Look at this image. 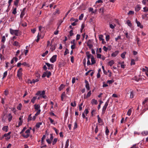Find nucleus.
<instances>
[{"label": "nucleus", "mask_w": 148, "mask_h": 148, "mask_svg": "<svg viewBox=\"0 0 148 148\" xmlns=\"http://www.w3.org/2000/svg\"><path fill=\"white\" fill-rule=\"evenodd\" d=\"M45 90H43L42 91H38L36 94V95H39L40 97L45 99L46 97V96L45 95Z\"/></svg>", "instance_id": "obj_1"}, {"label": "nucleus", "mask_w": 148, "mask_h": 148, "mask_svg": "<svg viewBox=\"0 0 148 148\" xmlns=\"http://www.w3.org/2000/svg\"><path fill=\"white\" fill-rule=\"evenodd\" d=\"M10 33L12 35H15L16 36H18L20 35L18 30H14L11 28L10 29Z\"/></svg>", "instance_id": "obj_2"}, {"label": "nucleus", "mask_w": 148, "mask_h": 148, "mask_svg": "<svg viewBox=\"0 0 148 148\" xmlns=\"http://www.w3.org/2000/svg\"><path fill=\"white\" fill-rule=\"evenodd\" d=\"M109 101V99H108L105 103L104 106H103L102 112V114H103L105 113L107 107L108 105Z\"/></svg>", "instance_id": "obj_3"}, {"label": "nucleus", "mask_w": 148, "mask_h": 148, "mask_svg": "<svg viewBox=\"0 0 148 148\" xmlns=\"http://www.w3.org/2000/svg\"><path fill=\"white\" fill-rule=\"evenodd\" d=\"M51 75V72L46 71V72H45L43 73L42 77V78H44L46 76L47 78H49Z\"/></svg>", "instance_id": "obj_4"}, {"label": "nucleus", "mask_w": 148, "mask_h": 148, "mask_svg": "<svg viewBox=\"0 0 148 148\" xmlns=\"http://www.w3.org/2000/svg\"><path fill=\"white\" fill-rule=\"evenodd\" d=\"M57 57V55H53L50 59V61L52 63H54L56 60V58Z\"/></svg>", "instance_id": "obj_5"}, {"label": "nucleus", "mask_w": 148, "mask_h": 148, "mask_svg": "<svg viewBox=\"0 0 148 148\" xmlns=\"http://www.w3.org/2000/svg\"><path fill=\"white\" fill-rule=\"evenodd\" d=\"M143 105L145 107H146V106L148 105V98H146L145 100L143 101Z\"/></svg>", "instance_id": "obj_6"}, {"label": "nucleus", "mask_w": 148, "mask_h": 148, "mask_svg": "<svg viewBox=\"0 0 148 148\" xmlns=\"http://www.w3.org/2000/svg\"><path fill=\"white\" fill-rule=\"evenodd\" d=\"M45 64L48 67L49 69L51 70L53 69V64H50L47 62Z\"/></svg>", "instance_id": "obj_7"}, {"label": "nucleus", "mask_w": 148, "mask_h": 148, "mask_svg": "<svg viewBox=\"0 0 148 148\" xmlns=\"http://www.w3.org/2000/svg\"><path fill=\"white\" fill-rule=\"evenodd\" d=\"M85 82L86 84L85 86L87 90H90V86L88 82L86 80H85Z\"/></svg>", "instance_id": "obj_8"}, {"label": "nucleus", "mask_w": 148, "mask_h": 148, "mask_svg": "<svg viewBox=\"0 0 148 148\" xmlns=\"http://www.w3.org/2000/svg\"><path fill=\"white\" fill-rule=\"evenodd\" d=\"M34 107L36 111H38V110H40V106L38 104H35L34 105Z\"/></svg>", "instance_id": "obj_9"}, {"label": "nucleus", "mask_w": 148, "mask_h": 148, "mask_svg": "<svg viewBox=\"0 0 148 148\" xmlns=\"http://www.w3.org/2000/svg\"><path fill=\"white\" fill-rule=\"evenodd\" d=\"M119 53V51H116L111 54V56L112 57H115L118 55Z\"/></svg>", "instance_id": "obj_10"}, {"label": "nucleus", "mask_w": 148, "mask_h": 148, "mask_svg": "<svg viewBox=\"0 0 148 148\" xmlns=\"http://www.w3.org/2000/svg\"><path fill=\"white\" fill-rule=\"evenodd\" d=\"M91 103L92 104H95L97 105L98 104V102L95 99H92L91 101Z\"/></svg>", "instance_id": "obj_11"}, {"label": "nucleus", "mask_w": 148, "mask_h": 148, "mask_svg": "<svg viewBox=\"0 0 148 148\" xmlns=\"http://www.w3.org/2000/svg\"><path fill=\"white\" fill-rule=\"evenodd\" d=\"M136 23H137V26L138 27H140L141 28H143V26L142 25H141V24L140 22L138 21H137V19H136Z\"/></svg>", "instance_id": "obj_12"}, {"label": "nucleus", "mask_w": 148, "mask_h": 148, "mask_svg": "<svg viewBox=\"0 0 148 148\" xmlns=\"http://www.w3.org/2000/svg\"><path fill=\"white\" fill-rule=\"evenodd\" d=\"M141 8L140 5H137L135 8V10L136 11H138Z\"/></svg>", "instance_id": "obj_13"}, {"label": "nucleus", "mask_w": 148, "mask_h": 148, "mask_svg": "<svg viewBox=\"0 0 148 148\" xmlns=\"http://www.w3.org/2000/svg\"><path fill=\"white\" fill-rule=\"evenodd\" d=\"M20 0H15L14 2V5L18 7Z\"/></svg>", "instance_id": "obj_14"}, {"label": "nucleus", "mask_w": 148, "mask_h": 148, "mask_svg": "<svg viewBox=\"0 0 148 148\" xmlns=\"http://www.w3.org/2000/svg\"><path fill=\"white\" fill-rule=\"evenodd\" d=\"M8 126H4L2 128V130L3 131L5 132H7L8 131Z\"/></svg>", "instance_id": "obj_15"}, {"label": "nucleus", "mask_w": 148, "mask_h": 148, "mask_svg": "<svg viewBox=\"0 0 148 148\" xmlns=\"http://www.w3.org/2000/svg\"><path fill=\"white\" fill-rule=\"evenodd\" d=\"M91 94V91H90L87 93V95L86 96H84V99H86L89 97H90Z\"/></svg>", "instance_id": "obj_16"}, {"label": "nucleus", "mask_w": 148, "mask_h": 148, "mask_svg": "<svg viewBox=\"0 0 148 148\" xmlns=\"http://www.w3.org/2000/svg\"><path fill=\"white\" fill-rule=\"evenodd\" d=\"M141 134L143 136H145L148 135V131H145L141 133Z\"/></svg>", "instance_id": "obj_17"}, {"label": "nucleus", "mask_w": 148, "mask_h": 148, "mask_svg": "<svg viewBox=\"0 0 148 148\" xmlns=\"http://www.w3.org/2000/svg\"><path fill=\"white\" fill-rule=\"evenodd\" d=\"M91 64H93L96 63L95 58L93 56H92V57L91 58Z\"/></svg>", "instance_id": "obj_18"}, {"label": "nucleus", "mask_w": 148, "mask_h": 148, "mask_svg": "<svg viewBox=\"0 0 148 148\" xmlns=\"http://www.w3.org/2000/svg\"><path fill=\"white\" fill-rule=\"evenodd\" d=\"M69 140L68 139L66 141L65 147L64 148H68L69 145Z\"/></svg>", "instance_id": "obj_19"}, {"label": "nucleus", "mask_w": 148, "mask_h": 148, "mask_svg": "<svg viewBox=\"0 0 148 148\" xmlns=\"http://www.w3.org/2000/svg\"><path fill=\"white\" fill-rule=\"evenodd\" d=\"M39 81V80L38 79H33L32 81H31L30 82V84H32V83H35V82H38Z\"/></svg>", "instance_id": "obj_20"}, {"label": "nucleus", "mask_w": 148, "mask_h": 148, "mask_svg": "<svg viewBox=\"0 0 148 148\" xmlns=\"http://www.w3.org/2000/svg\"><path fill=\"white\" fill-rule=\"evenodd\" d=\"M8 116L9 117L8 118V120L9 122H10L12 118V116L11 113H9L8 114Z\"/></svg>", "instance_id": "obj_21"}, {"label": "nucleus", "mask_w": 148, "mask_h": 148, "mask_svg": "<svg viewBox=\"0 0 148 148\" xmlns=\"http://www.w3.org/2000/svg\"><path fill=\"white\" fill-rule=\"evenodd\" d=\"M114 63V61L113 60H111L108 63L109 65L110 66H112L113 64Z\"/></svg>", "instance_id": "obj_22"}, {"label": "nucleus", "mask_w": 148, "mask_h": 148, "mask_svg": "<svg viewBox=\"0 0 148 148\" xmlns=\"http://www.w3.org/2000/svg\"><path fill=\"white\" fill-rule=\"evenodd\" d=\"M23 137L25 138H28L30 135L29 134H21Z\"/></svg>", "instance_id": "obj_23"}, {"label": "nucleus", "mask_w": 148, "mask_h": 148, "mask_svg": "<svg viewBox=\"0 0 148 148\" xmlns=\"http://www.w3.org/2000/svg\"><path fill=\"white\" fill-rule=\"evenodd\" d=\"M17 7L16 6V8H14L13 7V11L12 12V13L14 14H15L16 13V8Z\"/></svg>", "instance_id": "obj_24"}, {"label": "nucleus", "mask_w": 148, "mask_h": 148, "mask_svg": "<svg viewBox=\"0 0 148 148\" xmlns=\"http://www.w3.org/2000/svg\"><path fill=\"white\" fill-rule=\"evenodd\" d=\"M22 107V105L21 103H19L17 107V109L19 110H20Z\"/></svg>", "instance_id": "obj_25"}, {"label": "nucleus", "mask_w": 148, "mask_h": 148, "mask_svg": "<svg viewBox=\"0 0 148 148\" xmlns=\"http://www.w3.org/2000/svg\"><path fill=\"white\" fill-rule=\"evenodd\" d=\"M98 121L99 123H100L103 122L102 119H101L99 115L97 116Z\"/></svg>", "instance_id": "obj_26"}, {"label": "nucleus", "mask_w": 148, "mask_h": 148, "mask_svg": "<svg viewBox=\"0 0 148 148\" xmlns=\"http://www.w3.org/2000/svg\"><path fill=\"white\" fill-rule=\"evenodd\" d=\"M127 23L128 25L130 27L132 26V24L129 20H127Z\"/></svg>", "instance_id": "obj_27"}, {"label": "nucleus", "mask_w": 148, "mask_h": 148, "mask_svg": "<svg viewBox=\"0 0 148 148\" xmlns=\"http://www.w3.org/2000/svg\"><path fill=\"white\" fill-rule=\"evenodd\" d=\"M132 112V109L131 108L128 111L127 113V114L128 116H130L131 114V113Z\"/></svg>", "instance_id": "obj_28"}, {"label": "nucleus", "mask_w": 148, "mask_h": 148, "mask_svg": "<svg viewBox=\"0 0 148 148\" xmlns=\"http://www.w3.org/2000/svg\"><path fill=\"white\" fill-rule=\"evenodd\" d=\"M42 124V123L39 122L37 123L36 125V127L37 128H39L40 127V125Z\"/></svg>", "instance_id": "obj_29"}, {"label": "nucleus", "mask_w": 148, "mask_h": 148, "mask_svg": "<svg viewBox=\"0 0 148 148\" xmlns=\"http://www.w3.org/2000/svg\"><path fill=\"white\" fill-rule=\"evenodd\" d=\"M32 115L31 114H30L28 117L27 120H28V121H31L33 120V118L31 116Z\"/></svg>", "instance_id": "obj_30"}, {"label": "nucleus", "mask_w": 148, "mask_h": 148, "mask_svg": "<svg viewBox=\"0 0 148 148\" xmlns=\"http://www.w3.org/2000/svg\"><path fill=\"white\" fill-rule=\"evenodd\" d=\"M109 132V129L107 127H106L105 133L106 135H108V133Z\"/></svg>", "instance_id": "obj_31"}, {"label": "nucleus", "mask_w": 148, "mask_h": 148, "mask_svg": "<svg viewBox=\"0 0 148 148\" xmlns=\"http://www.w3.org/2000/svg\"><path fill=\"white\" fill-rule=\"evenodd\" d=\"M7 75V71H6L4 73L3 77L2 79H3L5 77H6Z\"/></svg>", "instance_id": "obj_32"}, {"label": "nucleus", "mask_w": 148, "mask_h": 148, "mask_svg": "<svg viewBox=\"0 0 148 148\" xmlns=\"http://www.w3.org/2000/svg\"><path fill=\"white\" fill-rule=\"evenodd\" d=\"M69 53V50L67 49L66 48L64 53V55L66 56L67 54Z\"/></svg>", "instance_id": "obj_33"}, {"label": "nucleus", "mask_w": 148, "mask_h": 148, "mask_svg": "<svg viewBox=\"0 0 148 148\" xmlns=\"http://www.w3.org/2000/svg\"><path fill=\"white\" fill-rule=\"evenodd\" d=\"M13 45L15 46H18L19 45V42L17 41H15L14 42Z\"/></svg>", "instance_id": "obj_34"}, {"label": "nucleus", "mask_w": 148, "mask_h": 148, "mask_svg": "<svg viewBox=\"0 0 148 148\" xmlns=\"http://www.w3.org/2000/svg\"><path fill=\"white\" fill-rule=\"evenodd\" d=\"M45 135H43L41 139V143L42 144L44 142V140L45 139Z\"/></svg>", "instance_id": "obj_35"}, {"label": "nucleus", "mask_w": 148, "mask_h": 148, "mask_svg": "<svg viewBox=\"0 0 148 148\" xmlns=\"http://www.w3.org/2000/svg\"><path fill=\"white\" fill-rule=\"evenodd\" d=\"M71 105L73 107H75L76 106V103L75 101H74L73 103V102L71 103Z\"/></svg>", "instance_id": "obj_36"}, {"label": "nucleus", "mask_w": 148, "mask_h": 148, "mask_svg": "<svg viewBox=\"0 0 148 148\" xmlns=\"http://www.w3.org/2000/svg\"><path fill=\"white\" fill-rule=\"evenodd\" d=\"M103 36L102 35H100L99 36V40H102L104 39L103 38Z\"/></svg>", "instance_id": "obj_37"}, {"label": "nucleus", "mask_w": 148, "mask_h": 148, "mask_svg": "<svg viewBox=\"0 0 148 148\" xmlns=\"http://www.w3.org/2000/svg\"><path fill=\"white\" fill-rule=\"evenodd\" d=\"M48 53V51H46L45 52L43 53V54H42V57H45V56L46 55H47Z\"/></svg>", "instance_id": "obj_38"}, {"label": "nucleus", "mask_w": 148, "mask_h": 148, "mask_svg": "<svg viewBox=\"0 0 148 148\" xmlns=\"http://www.w3.org/2000/svg\"><path fill=\"white\" fill-rule=\"evenodd\" d=\"M126 53V52H124L121 54V56L123 58H125V56Z\"/></svg>", "instance_id": "obj_39"}, {"label": "nucleus", "mask_w": 148, "mask_h": 148, "mask_svg": "<svg viewBox=\"0 0 148 148\" xmlns=\"http://www.w3.org/2000/svg\"><path fill=\"white\" fill-rule=\"evenodd\" d=\"M36 99V97H34L31 99V101L33 103H34L35 100Z\"/></svg>", "instance_id": "obj_40"}, {"label": "nucleus", "mask_w": 148, "mask_h": 148, "mask_svg": "<svg viewBox=\"0 0 148 148\" xmlns=\"http://www.w3.org/2000/svg\"><path fill=\"white\" fill-rule=\"evenodd\" d=\"M64 87V86L63 84H61L59 89L60 90H61Z\"/></svg>", "instance_id": "obj_41"}, {"label": "nucleus", "mask_w": 148, "mask_h": 148, "mask_svg": "<svg viewBox=\"0 0 148 148\" xmlns=\"http://www.w3.org/2000/svg\"><path fill=\"white\" fill-rule=\"evenodd\" d=\"M25 14V13L24 12H21L20 14V18H21V19H22L23 16Z\"/></svg>", "instance_id": "obj_42"}, {"label": "nucleus", "mask_w": 148, "mask_h": 148, "mask_svg": "<svg viewBox=\"0 0 148 148\" xmlns=\"http://www.w3.org/2000/svg\"><path fill=\"white\" fill-rule=\"evenodd\" d=\"M114 82L113 80H108L107 81V83L109 84H112Z\"/></svg>", "instance_id": "obj_43"}, {"label": "nucleus", "mask_w": 148, "mask_h": 148, "mask_svg": "<svg viewBox=\"0 0 148 148\" xmlns=\"http://www.w3.org/2000/svg\"><path fill=\"white\" fill-rule=\"evenodd\" d=\"M57 141V138H55L54 139L53 141V143H52L53 145H55Z\"/></svg>", "instance_id": "obj_44"}, {"label": "nucleus", "mask_w": 148, "mask_h": 148, "mask_svg": "<svg viewBox=\"0 0 148 148\" xmlns=\"http://www.w3.org/2000/svg\"><path fill=\"white\" fill-rule=\"evenodd\" d=\"M84 17V14H82L81 15L79 16V20H82V19Z\"/></svg>", "instance_id": "obj_45"}, {"label": "nucleus", "mask_w": 148, "mask_h": 148, "mask_svg": "<svg viewBox=\"0 0 148 148\" xmlns=\"http://www.w3.org/2000/svg\"><path fill=\"white\" fill-rule=\"evenodd\" d=\"M135 64V62L134 60L132 59L131 60V65H134Z\"/></svg>", "instance_id": "obj_46"}, {"label": "nucleus", "mask_w": 148, "mask_h": 148, "mask_svg": "<svg viewBox=\"0 0 148 148\" xmlns=\"http://www.w3.org/2000/svg\"><path fill=\"white\" fill-rule=\"evenodd\" d=\"M134 97V94L132 91L130 92V98H132Z\"/></svg>", "instance_id": "obj_47"}, {"label": "nucleus", "mask_w": 148, "mask_h": 148, "mask_svg": "<svg viewBox=\"0 0 148 148\" xmlns=\"http://www.w3.org/2000/svg\"><path fill=\"white\" fill-rule=\"evenodd\" d=\"M5 40V36H3L2 38V40H1V42H4Z\"/></svg>", "instance_id": "obj_48"}, {"label": "nucleus", "mask_w": 148, "mask_h": 148, "mask_svg": "<svg viewBox=\"0 0 148 148\" xmlns=\"http://www.w3.org/2000/svg\"><path fill=\"white\" fill-rule=\"evenodd\" d=\"M40 111H41L40 110H38V111H37L36 113L35 114V116H37L40 113Z\"/></svg>", "instance_id": "obj_49"}, {"label": "nucleus", "mask_w": 148, "mask_h": 148, "mask_svg": "<svg viewBox=\"0 0 148 148\" xmlns=\"http://www.w3.org/2000/svg\"><path fill=\"white\" fill-rule=\"evenodd\" d=\"M26 129V127H24L23 128V130H22L20 132V134H23V133Z\"/></svg>", "instance_id": "obj_50"}, {"label": "nucleus", "mask_w": 148, "mask_h": 148, "mask_svg": "<svg viewBox=\"0 0 148 148\" xmlns=\"http://www.w3.org/2000/svg\"><path fill=\"white\" fill-rule=\"evenodd\" d=\"M73 30H71L69 32V34H70V36H71L73 35L74 34L73 33Z\"/></svg>", "instance_id": "obj_51"}, {"label": "nucleus", "mask_w": 148, "mask_h": 148, "mask_svg": "<svg viewBox=\"0 0 148 148\" xmlns=\"http://www.w3.org/2000/svg\"><path fill=\"white\" fill-rule=\"evenodd\" d=\"M103 49L106 52H107L108 49V48L106 47L105 46H104L103 47Z\"/></svg>", "instance_id": "obj_52"}, {"label": "nucleus", "mask_w": 148, "mask_h": 148, "mask_svg": "<svg viewBox=\"0 0 148 148\" xmlns=\"http://www.w3.org/2000/svg\"><path fill=\"white\" fill-rule=\"evenodd\" d=\"M53 129L55 131L56 133L57 134H58V132H59V130H57L56 128L53 127Z\"/></svg>", "instance_id": "obj_53"}, {"label": "nucleus", "mask_w": 148, "mask_h": 148, "mask_svg": "<svg viewBox=\"0 0 148 148\" xmlns=\"http://www.w3.org/2000/svg\"><path fill=\"white\" fill-rule=\"evenodd\" d=\"M78 21V20L77 19L76 21H75V22H73L71 23V25L73 26H75L77 25V23H76V22H77Z\"/></svg>", "instance_id": "obj_54"}, {"label": "nucleus", "mask_w": 148, "mask_h": 148, "mask_svg": "<svg viewBox=\"0 0 148 148\" xmlns=\"http://www.w3.org/2000/svg\"><path fill=\"white\" fill-rule=\"evenodd\" d=\"M143 12H147L148 11V8L146 7H145L143 8Z\"/></svg>", "instance_id": "obj_55"}, {"label": "nucleus", "mask_w": 148, "mask_h": 148, "mask_svg": "<svg viewBox=\"0 0 148 148\" xmlns=\"http://www.w3.org/2000/svg\"><path fill=\"white\" fill-rule=\"evenodd\" d=\"M121 39V36H118L117 37L115 38V40L116 41H117L119 39Z\"/></svg>", "instance_id": "obj_56"}, {"label": "nucleus", "mask_w": 148, "mask_h": 148, "mask_svg": "<svg viewBox=\"0 0 148 148\" xmlns=\"http://www.w3.org/2000/svg\"><path fill=\"white\" fill-rule=\"evenodd\" d=\"M4 93L5 95L6 96L7 95H8L9 94V92L7 90H5L4 91Z\"/></svg>", "instance_id": "obj_57"}, {"label": "nucleus", "mask_w": 148, "mask_h": 148, "mask_svg": "<svg viewBox=\"0 0 148 148\" xmlns=\"http://www.w3.org/2000/svg\"><path fill=\"white\" fill-rule=\"evenodd\" d=\"M77 127V123L76 121L74 123V125L73 127L74 129H75Z\"/></svg>", "instance_id": "obj_58"}, {"label": "nucleus", "mask_w": 148, "mask_h": 148, "mask_svg": "<svg viewBox=\"0 0 148 148\" xmlns=\"http://www.w3.org/2000/svg\"><path fill=\"white\" fill-rule=\"evenodd\" d=\"M80 37V35L79 34H77L76 36V40H79Z\"/></svg>", "instance_id": "obj_59"}, {"label": "nucleus", "mask_w": 148, "mask_h": 148, "mask_svg": "<svg viewBox=\"0 0 148 148\" xmlns=\"http://www.w3.org/2000/svg\"><path fill=\"white\" fill-rule=\"evenodd\" d=\"M87 45L88 46L89 48L90 49H92L93 46V45L91 44H88Z\"/></svg>", "instance_id": "obj_60"}, {"label": "nucleus", "mask_w": 148, "mask_h": 148, "mask_svg": "<svg viewBox=\"0 0 148 148\" xmlns=\"http://www.w3.org/2000/svg\"><path fill=\"white\" fill-rule=\"evenodd\" d=\"M97 58H101V54H98L97 53Z\"/></svg>", "instance_id": "obj_61"}, {"label": "nucleus", "mask_w": 148, "mask_h": 148, "mask_svg": "<svg viewBox=\"0 0 148 148\" xmlns=\"http://www.w3.org/2000/svg\"><path fill=\"white\" fill-rule=\"evenodd\" d=\"M130 148H138V146H136V144H134Z\"/></svg>", "instance_id": "obj_62"}, {"label": "nucleus", "mask_w": 148, "mask_h": 148, "mask_svg": "<svg viewBox=\"0 0 148 148\" xmlns=\"http://www.w3.org/2000/svg\"><path fill=\"white\" fill-rule=\"evenodd\" d=\"M51 51H53L56 49L55 46H51Z\"/></svg>", "instance_id": "obj_63"}, {"label": "nucleus", "mask_w": 148, "mask_h": 148, "mask_svg": "<svg viewBox=\"0 0 148 148\" xmlns=\"http://www.w3.org/2000/svg\"><path fill=\"white\" fill-rule=\"evenodd\" d=\"M71 61L72 63H74V57L73 56L71 57Z\"/></svg>", "instance_id": "obj_64"}]
</instances>
